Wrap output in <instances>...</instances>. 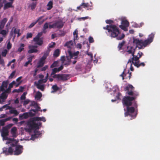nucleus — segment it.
<instances>
[{"label": "nucleus", "instance_id": "nucleus-45", "mask_svg": "<svg viewBox=\"0 0 160 160\" xmlns=\"http://www.w3.org/2000/svg\"><path fill=\"white\" fill-rule=\"evenodd\" d=\"M15 85L16 86V82L13 81L9 85V87L11 88L12 87L13 85Z\"/></svg>", "mask_w": 160, "mask_h": 160}, {"label": "nucleus", "instance_id": "nucleus-17", "mask_svg": "<svg viewBox=\"0 0 160 160\" xmlns=\"http://www.w3.org/2000/svg\"><path fill=\"white\" fill-rule=\"evenodd\" d=\"M113 96L116 97L115 99H112V102H113L115 101H116L117 100L119 99V96H120V94L118 92V88H116L113 90Z\"/></svg>", "mask_w": 160, "mask_h": 160}, {"label": "nucleus", "instance_id": "nucleus-26", "mask_svg": "<svg viewBox=\"0 0 160 160\" xmlns=\"http://www.w3.org/2000/svg\"><path fill=\"white\" fill-rule=\"evenodd\" d=\"M65 45L68 48H71L73 47V42L72 41H70L67 42Z\"/></svg>", "mask_w": 160, "mask_h": 160}, {"label": "nucleus", "instance_id": "nucleus-53", "mask_svg": "<svg viewBox=\"0 0 160 160\" xmlns=\"http://www.w3.org/2000/svg\"><path fill=\"white\" fill-rule=\"evenodd\" d=\"M6 108V109L8 108V107L7 105H5L2 107V108H0V111H2L3 109Z\"/></svg>", "mask_w": 160, "mask_h": 160}, {"label": "nucleus", "instance_id": "nucleus-34", "mask_svg": "<svg viewBox=\"0 0 160 160\" xmlns=\"http://www.w3.org/2000/svg\"><path fill=\"white\" fill-rule=\"evenodd\" d=\"M81 5H83L84 8H87L88 7H90V8H89L87 9L88 10H91L92 9V5H89L88 3H82Z\"/></svg>", "mask_w": 160, "mask_h": 160}, {"label": "nucleus", "instance_id": "nucleus-18", "mask_svg": "<svg viewBox=\"0 0 160 160\" xmlns=\"http://www.w3.org/2000/svg\"><path fill=\"white\" fill-rule=\"evenodd\" d=\"M131 74L128 72L124 71L123 73L120 75V76L122 77V79L124 78L129 79L131 78Z\"/></svg>", "mask_w": 160, "mask_h": 160}, {"label": "nucleus", "instance_id": "nucleus-43", "mask_svg": "<svg viewBox=\"0 0 160 160\" xmlns=\"http://www.w3.org/2000/svg\"><path fill=\"white\" fill-rule=\"evenodd\" d=\"M88 41L90 43H93L94 42V40L93 38L91 36H90L88 38Z\"/></svg>", "mask_w": 160, "mask_h": 160}, {"label": "nucleus", "instance_id": "nucleus-54", "mask_svg": "<svg viewBox=\"0 0 160 160\" xmlns=\"http://www.w3.org/2000/svg\"><path fill=\"white\" fill-rule=\"evenodd\" d=\"M27 93L26 92H24L23 94L21 96V98L22 100L24 99L25 98V96L26 94Z\"/></svg>", "mask_w": 160, "mask_h": 160}, {"label": "nucleus", "instance_id": "nucleus-61", "mask_svg": "<svg viewBox=\"0 0 160 160\" xmlns=\"http://www.w3.org/2000/svg\"><path fill=\"white\" fill-rule=\"evenodd\" d=\"M143 25H144L143 22H142L138 24L139 28H140V27H141Z\"/></svg>", "mask_w": 160, "mask_h": 160}, {"label": "nucleus", "instance_id": "nucleus-8", "mask_svg": "<svg viewBox=\"0 0 160 160\" xmlns=\"http://www.w3.org/2000/svg\"><path fill=\"white\" fill-rule=\"evenodd\" d=\"M143 53L142 52H139L137 56H133L132 58V61L131 60H129L128 62V64L130 63V65H131V63L132 62V63H133L134 66L138 67L139 66V58H140L142 56Z\"/></svg>", "mask_w": 160, "mask_h": 160}, {"label": "nucleus", "instance_id": "nucleus-9", "mask_svg": "<svg viewBox=\"0 0 160 160\" xmlns=\"http://www.w3.org/2000/svg\"><path fill=\"white\" fill-rule=\"evenodd\" d=\"M48 53H45L42 57L38 61L37 64V67L35 69L34 72V73L33 74V76H35L37 73L39 71L38 68L42 66L44 64V63L45 60L46 58L48 56Z\"/></svg>", "mask_w": 160, "mask_h": 160}, {"label": "nucleus", "instance_id": "nucleus-59", "mask_svg": "<svg viewBox=\"0 0 160 160\" xmlns=\"http://www.w3.org/2000/svg\"><path fill=\"white\" fill-rule=\"evenodd\" d=\"M48 68V66H45L43 68H42L41 70L42 71H45V70L47 68Z\"/></svg>", "mask_w": 160, "mask_h": 160}, {"label": "nucleus", "instance_id": "nucleus-44", "mask_svg": "<svg viewBox=\"0 0 160 160\" xmlns=\"http://www.w3.org/2000/svg\"><path fill=\"white\" fill-rule=\"evenodd\" d=\"M15 71H13V72L9 76V78H12L15 75Z\"/></svg>", "mask_w": 160, "mask_h": 160}, {"label": "nucleus", "instance_id": "nucleus-35", "mask_svg": "<svg viewBox=\"0 0 160 160\" xmlns=\"http://www.w3.org/2000/svg\"><path fill=\"white\" fill-rule=\"evenodd\" d=\"M15 61V59L12 60V61L9 62L8 64V66H9L10 65H11V68H13L15 67V64H14V62Z\"/></svg>", "mask_w": 160, "mask_h": 160}, {"label": "nucleus", "instance_id": "nucleus-55", "mask_svg": "<svg viewBox=\"0 0 160 160\" xmlns=\"http://www.w3.org/2000/svg\"><path fill=\"white\" fill-rule=\"evenodd\" d=\"M106 22L107 23L111 24L113 23V21L111 20H106Z\"/></svg>", "mask_w": 160, "mask_h": 160}, {"label": "nucleus", "instance_id": "nucleus-56", "mask_svg": "<svg viewBox=\"0 0 160 160\" xmlns=\"http://www.w3.org/2000/svg\"><path fill=\"white\" fill-rule=\"evenodd\" d=\"M89 18V17H82L80 18H79L78 19V20H84L85 19H87Z\"/></svg>", "mask_w": 160, "mask_h": 160}, {"label": "nucleus", "instance_id": "nucleus-24", "mask_svg": "<svg viewBox=\"0 0 160 160\" xmlns=\"http://www.w3.org/2000/svg\"><path fill=\"white\" fill-rule=\"evenodd\" d=\"M7 21V19L6 18H4L0 22V29L3 28Z\"/></svg>", "mask_w": 160, "mask_h": 160}, {"label": "nucleus", "instance_id": "nucleus-21", "mask_svg": "<svg viewBox=\"0 0 160 160\" xmlns=\"http://www.w3.org/2000/svg\"><path fill=\"white\" fill-rule=\"evenodd\" d=\"M9 32V29L7 28L6 30L0 29V34H1L4 37H5L8 34Z\"/></svg>", "mask_w": 160, "mask_h": 160}, {"label": "nucleus", "instance_id": "nucleus-63", "mask_svg": "<svg viewBox=\"0 0 160 160\" xmlns=\"http://www.w3.org/2000/svg\"><path fill=\"white\" fill-rule=\"evenodd\" d=\"M12 120L13 121L15 122H17L18 121V119L17 118H13Z\"/></svg>", "mask_w": 160, "mask_h": 160}, {"label": "nucleus", "instance_id": "nucleus-32", "mask_svg": "<svg viewBox=\"0 0 160 160\" xmlns=\"http://www.w3.org/2000/svg\"><path fill=\"white\" fill-rule=\"evenodd\" d=\"M7 82H3L2 83V85L1 88V90H5L7 88Z\"/></svg>", "mask_w": 160, "mask_h": 160}, {"label": "nucleus", "instance_id": "nucleus-60", "mask_svg": "<svg viewBox=\"0 0 160 160\" xmlns=\"http://www.w3.org/2000/svg\"><path fill=\"white\" fill-rule=\"evenodd\" d=\"M11 117H9L7 118L4 119L3 120H4V122H5L6 121L9 120L10 119H11Z\"/></svg>", "mask_w": 160, "mask_h": 160}, {"label": "nucleus", "instance_id": "nucleus-20", "mask_svg": "<svg viewBox=\"0 0 160 160\" xmlns=\"http://www.w3.org/2000/svg\"><path fill=\"white\" fill-rule=\"evenodd\" d=\"M8 96V94L6 93H3L0 96V104H2L5 101Z\"/></svg>", "mask_w": 160, "mask_h": 160}, {"label": "nucleus", "instance_id": "nucleus-36", "mask_svg": "<svg viewBox=\"0 0 160 160\" xmlns=\"http://www.w3.org/2000/svg\"><path fill=\"white\" fill-rule=\"evenodd\" d=\"M60 54V50L59 49L56 50L54 53L53 56L55 57H57L59 56Z\"/></svg>", "mask_w": 160, "mask_h": 160}, {"label": "nucleus", "instance_id": "nucleus-13", "mask_svg": "<svg viewBox=\"0 0 160 160\" xmlns=\"http://www.w3.org/2000/svg\"><path fill=\"white\" fill-rule=\"evenodd\" d=\"M48 77V74L47 73L46 78L43 79H41L39 80L37 82H35V84L37 86V88L42 91H43L44 88V85L42 84L46 82L47 78Z\"/></svg>", "mask_w": 160, "mask_h": 160}, {"label": "nucleus", "instance_id": "nucleus-25", "mask_svg": "<svg viewBox=\"0 0 160 160\" xmlns=\"http://www.w3.org/2000/svg\"><path fill=\"white\" fill-rule=\"evenodd\" d=\"M29 116V114L27 113H25L23 114H20L19 118L20 120L27 118Z\"/></svg>", "mask_w": 160, "mask_h": 160}, {"label": "nucleus", "instance_id": "nucleus-7", "mask_svg": "<svg viewBox=\"0 0 160 160\" xmlns=\"http://www.w3.org/2000/svg\"><path fill=\"white\" fill-rule=\"evenodd\" d=\"M64 57H62L61 58V60L59 61H57L55 62L54 63L51 65V68L54 67H59L58 68H55L52 69V72L51 74V76H52L55 73L59 71H60L62 70L63 68V65L65 64L63 60V59H64Z\"/></svg>", "mask_w": 160, "mask_h": 160}, {"label": "nucleus", "instance_id": "nucleus-40", "mask_svg": "<svg viewBox=\"0 0 160 160\" xmlns=\"http://www.w3.org/2000/svg\"><path fill=\"white\" fill-rule=\"evenodd\" d=\"M24 46V44H21L19 48L18 49V51L20 52L22 51L23 50Z\"/></svg>", "mask_w": 160, "mask_h": 160}, {"label": "nucleus", "instance_id": "nucleus-15", "mask_svg": "<svg viewBox=\"0 0 160 160\" xmlns=\"http://www.w3.org/2000/svg\"><path fill=\"white\" fill-rule=\"evenodd\" d=\"M19 31V29L17 27H14L12 28L10 32V34L11 36H13V38H14L16 34H17L18 37L20 35Z\"/></svg>", "mask_w": 160, "mask_h": 160}, {"label": "nucleus", "instance_id": "nucleus-47", "mask_svg": "<svg viewBox=\"0 0 160 160\" xmlns=\"http://www.w3.org/2000/svg\"><path fill=\"white\" fill-rule=\"evenodd\" d=\"M132 26L134 28H138L139 25L138 24H137L135 22H134L132 23Z\"/></svg>", "mask_w": 160, "mask_h": 160}, {"label": "nucleus", "instance_id": "nucleus-57", "mask_svg": "<svg viewBox=\"0 0 160 160\" xmlns=\"http://www.w3.org/2000/svg\"><path fill=\"white\" fill-rule=\"evenodd\" d=\"M0 64H2V65L4 64V60L3 59H2L1 58L0 56Z\"/></svg>", "mask_w": 160, "mask_h": 160}, {"label": "nucleus", "instance_id": "nucleus-27", "mask_svg": "<svg viewBox=\"0 0 160 160\" xmlns=\"http://www.w3.org/2000/svg\"><path fill=\"white\" fill-rule=\"evenodd\" d=\"M13 3L10 2H6L4 5V9H6L12 7Z\"/></svg>", "mask_w": 160, "mask_h": 160}, {"label": "nucleus", "instance_id": "nucleus-11", "mask_svg": "<svg viewBox=\"0 0 160 160\" xmlns=\"http://www.w3.org/2000/svg\"><path fill=\"white\" fill-rule=\"evenodd\" d=\"M43 33H45L43 32V30L41 32L38 33L36 36L33 38V41L35 43L39 46H41L43 43V39L42 38H40Z\"/></svg>", "mask_w": 160, "mask_h": 160}, {"label": "nucleus", "instance_id": "nucleus-50", "mask_svg": "<svg viewBox=\"0 0 160 160\" xmlns=\"http://www.w3.org/2000/svg\"><path fill=\"white\" fill-rule=\"evenodd\" d=\"M32 34L31 33H28L27 35V38H31L32 37Z\"/></svg>", "mask_w": 160, "mask_h": 160}, {"label": "nucleus", "instance_id": "nucleus-64", "mask_svg": "<svg viewBox=\"0 0 160 160\" xmlns=\"http://www.w3.org/2000/svg\"><path fill=\"white\" fill-rule=\"evenodd\" d=\"M6 114H1L0 116V117L1 118H5L6 117Z\"/></svg>", "mask_w": 160, "mask_h": 160}, {"label": "nucleus", "instance_id": "nucleus-2", "mask_svg": "<svg viewBox=\"0 0 160 160\" xmlns=\"http://www.w3.org/2000/svg\"><path fill=\"white\" fill-rule=\"evenodd\" d=\"M39 121L45 122L46 120L44 117H35L31 118L27 122V128L26 130L30 133H33L32 134L31 137L28 139V140H34L41 134V133L38 130L41 125V123L39 122Z\"/></svg>", "mask_w": 160, "mask_h": 160}, {"label": "nucleus", "instance_id": "nucleus-48", "mask_svg": "<svg viewBox=\"0 0 160 160\" xmlns=\"http://www.w3.org/2000/svg\"><path fill=\"white\" fill-rule=\"evenodd\" d=\"M23 89V88L21 87L20 88V89H18V90L15 89V90H14L13 91V92H21V91H22Z\"/></svg>", "mask_w": 160, "mask_h": 160}, {"label": "nucleus", "instance_id": "nucleus-39", "mask_svg": "<svg viewBox=\"0 0 160 160\" xmlns=\"http://www.w3.org/2000/svg\"><path fill=\"white\" fill-rule=\"evenodd\" d=\"M87 54L89 58V60L92 61L93 59V56L92 54L90 52H87Z\"/></svg>", "mask_w": 160, "mask_h": 160}, {"label": "nucleus", "instance_id": "nucleus-37", "mask_svg": "<svg viewBox=\"0 0 160 160\" xmlns=\"http://www.w3.org/2000/svg\"><path fill=\"white\" fill-rule=\"evenodd\" d=\"M22 78V77H20L18 78L16 82V87L18 86L21 83V82L20 81V80Z\"/></svg>", "mask_w": 160, "mask_h": 160}, {"label": "nucleus", "instance_id": "nucleus-1", "mask_svg": "<svg viewBox=\"0 0 160 160\" xmlns=\"http://www.w3.org/2000/svg\"><path fill=\"white\" fill-rule=\"evenodd\" d=\"M134 88L133 86L129 84H127L125 88V90L127 91L128 95H131L133 97H126L123 98V103L124 107H126L127 111L125 113L126 116L130 115L134 118L136 116L137 113L135 111L134 108L132 107H130L132 104L131 101L135 99L134 96H138V94L137 92H133L132 90Z\"/></svg>", "mask_w": 160, "mask_h": 160}, {"label": "nucleus", "instance_id": "nucleus-42", "mask_svg": "<svg viewBox=\"0 0 160 160\" xmlns=\"http://www.w3.org/2000/svg\"><path fill=\"white\" fill-rule=\"evenodd\" d=\"M8 52V51L5 49L3 51H2V56L5 57Z\"/></svg>", "mask_w": 160, "mask_h": 160}, {"label": "nucleus", "instance_id": "nucleus-10", "mask_svg": "<svg viewBox=\"0 0 160 160\" xmlns=\"http://www.w3.org/2000/svg\"><path fill=\"white\" fill-rule=\"evenodd\" d=\"M13 125L12 124H9L3 128L2 131H1V133L3 140H7L9 139L7 137L8 135V129L11 127Z\"/></svg>", "mask_w": 160, "mask_h": 160}, {"label": "nucleus", "instance_id": "nucleus-51", "mask_svg": "<svg viewBox=\"0 0 160 160\" xmlns=\"http://www.w3.org/2000/svg\"><path fill=\"white\" fill-rule=\"evenodd\" d=\"M78 31L77 29H76L74 31V32H73V35L74 36V40L75 39V36L76 34L78 35Z\"/></svg>", "mask_w": 160, "mask_h": 160}, {"label": "nucleus", "instance_id": "nucleus-28", "mask_svg": "<svg viewBox=\"0 0 160 160\" xmlns=\"http://www.w3.org/2000/svg\"><path fill=\"white\" fill-rule=\"evenodd\" d=\"M53 2L52 1H50L47 5V9L49 10L52 8Z\"/></svg>", "mask_w": 160, "mask_h": 160}, {"label": "nucleus", "instance_id": "nucleus-14", "mask_svg": "<svg viewBox=\"0 0 160 160\" xmlns=\"http://www.w3.org/2000/svg\"><path fill=\"white\" fill-rule=\"evenodd\" d=\"M68 52L69 55V57L68 56L67 57V59L68 60L69 62L72 61V60H70V61L69 60H71L73 58H77L78 56L79 53V52L77 51L74 53H72L69 50H68Z\"/></svg>", "mask_w": 160, "mask_h": 160}, {"label": "nucleus", "instance_id": "nucleus-5", "mask_svg": "<svg viewBox=\"0 0 160 160\" xmlns=\"http://www.w3.org/2000/svg\"><path fill=\"white\" fill-rule=\"evenodd\" d=\"M103 28L108 30L109 35L112 38L121 40L125 36L123 33H120L118 28L115 25H107L106 27H103Z\"/></svg>", "mask_w": 160, "mask_h": 160}, {"label": "nucleus", "instance_id": "nucleus-38", "mask_svg": "<svg viewBox=\"0 0 160 160\" xmlns=\"http://www.w3.org/2000/svg\"><path fill=\"white\" fill-rule=\"evenodd\" d=\"M124 41H122L121 42L119 43L118 46V48L120 50L123 49V48L124 47Z\"/></svg>", "mask_w": 160, "mask_h": 160}, {"label": "nucleus", "instance_id": "nucleus-22", "mask_svg": "<svg viewBox=\"0 0 160 160\" xmlns=\"http://www.w3.org/2000/svg\"><path fill=\"white\" fill-rule=\"evenodd\" d=\"M11 133L13 137H15L17 135V128L14 127L12 128L11 131Z\"/></svg>", "mask_w": 160, "mask_h": 160}, {"label": "nucleus", "instance_id": "nucleus-6", "mask_svg": "<svg viewBox=\"0 0 160 160\" xmlns=\"http://www.w3.org/2000/svg\"><path fill=\"white\" fill-rule=\"evenodd\" d=\"M63 25V23L61 19H59L53 22H46L43 26V32L46 33L47 32L46 30L48 28H60L62 27Z\"/></svg>", "mask_w": 160, "mask_h": 160}, {"label": "nucleus", "instance_id": "nucleus-3", "mask_svg": "<svg viewBox=\"0 0 160 160\" xmlns=\"http://www.w3.org/2000/svg\"><path fill=\"white\" fill-rule=\"evenodd\" d=\"M154 35V33H151L148 35V38L144 41L133 38V42L129 43L125 50L127 54H131L132 56H133L135 49L136 47H138L139 49L143 48L146 47L153 41Z\"/></svg>", "mask_w": 160, "mask_h": 160}, {"label": "nucleus", "instance_id": "nucleus-29", "mask_svg": "<svg viewBox=\"0 0 160 160\" xmlns=\"http://www.w3.org/2000/svg\"><path fill=\"white\" fill-rule=\"evenodd\" d=\"M52 90L51 91L52 93H53L56 92L59 89V88L56 85L52 86Z\"/></svg>", "mask_w": 160, "mask_h": 160}, {"label": "nucleus", "instance_id": "nucleus-58", "mask_svg": "<svg viewBox=\"0 0 160 160\" xmlns=\"http://www.w3.org/2000/svg\"><path fill=\"white\" fill-rule=\"evenodd\" d=\"M77 48H81L82 47V45L81 44H78L76 46Z\"/></svg>", "mask_w": 160, "mask_h": 160}, {"label": "nucleus", "instance_id": "nucleus-16", "mask_svg": "<svg viewBox=\"0 0 160 160\" xmlns=\"http://www.w3.org/2000/svg\"><path fill=\"white\" fill-rule=\"evenodd\" d=\"M54 78L57 79L58 80H66L67 79L68 77L66 75H61L60 74H54L52 76Z\"/></svg>", "mask_w": 160, "mask_h": 160}, {"label": "nucleus", "instance_id": "nucleus-41", "mask_svg": "<svg viewBox=\"0 0 160 160\" xmlns=\"http://www.w3.org/2000/svg\"><path fill=\"white\" fill-rule=\"evenodd\" d=\"M32 57H30V58H28V61L25 63L24 65V66H28V65L32 61Z\"/></svg>", "mask_w": 160, "mask_h": 160}, {"label": "nucleus", "instance_id": "nucleus-30", "mask_svg": "<svg viewBox=\"0 0 160 160\" xmlns=\"http://www.w3.org/2000/svg\"><path fill=\"white\" fill-rule=\"evenodd\" d=\"M9 112L10 113L13 114L15 116L18 115L19 113V112L14 108L10 110Z\"/></svg>", "mask_w": 160, "mask_h": 160}, {"label": "nucleus", "instance_id": "nucleus-33", "mask_svg": "<svg viewBox=\"0 0 160 160\" xmlns=\"http://www.w3.org/2000/svg\"><path fill=\"white\" fill-rule=\"evenodd\" d=\"M42 95L41 93L38 92H37L35 96V98L37 100H39L42 97Z\"/></svg>", "mask_w": 160, "mask_h": 160}, {"label": "nucleus", "instance_id": "nucleus-46", "mask_svg": "<svg viewBox=\"0 0 160 160\" xmlns=\"http://www.w3.org/2000/svg\"><path fill=\"white\" fill-rule=\"evenodd\" d=\"M37 23V22L36 21L35 22H32L31 23L30 25L29 26L28 28H31L33 26H34V25Z\"/></svg>", "mask_w": 160, "mask_h": 160}, {"label": "nucleus", "instance_id": "nucleus-23", "mask_svg": "<svg viewBox=\"0 0 160 160\" xmlns=\"http://www.w3.org/2000/svg\"><path fill=\"white\" fill-rule=\"evenodd\" d=\"M47 19V18H43V17L42 16L39 17L38 19L36 21L37 22H38V24L39 25L43 23L44 22L46 21Z\"/></svg>", "mask_w": 160, "mask_h": 160}, {"label": "nucleus", "instance_id": "nucleus-12", "mask_svg": "<svg viewBox=\"0 0 160 160\" xmlns=\"http://www.w3.org/2000/svg\"><path fill=\"white\" fill-rule=\"evenodd\" d=\"M120 20L121 21V24L119 26L120 28L124 31H128L127 28L129 26V22L124 17H121Z\"/></svg>", "mask_w": 160, "mask_h": 160}, {"label": "nucleus", "instance_id": "nucleus-4", "mask_svg": "<svg viewBox=\"0 0 160 160\" xmlns=\"http://www.w3.org/2000/svg\"><path fill=\"white\" fill-rule=\"evenodd\" d=\"M6 140V144H9L10 146L8 148H3V152L4 153L7 155L13 154L18 155L22 153L23 150V147L18 144L17 141L11 139Z\"/></svg>", "mask_w": 160, "mask_h": 160}, {"label": "nucleus", "instance_id": "nucleus-19", "mask_svg": "<svg viewBox=\"0 0 160 160\" xmlns=\"http://www.w3.org/2000/svg\"><path fill=\"white\" fill-rule=\"evenodd\" d=\"M37 47L33 45H29L28 46L29 49L28 51V52L29 53H32L33 52H38V50L37 49Z\"/></svg>", "mask_w": 160, "mask_h": 160}, {"label": "nucleus", "instance_id": "nucleus-49", "mask_svg": "<svg viewBox=\"0 0 160 160\" xmlns=\"http://www.w3.org/2000/svg\"><path fill=\"white\" fill-rule=\"evenodd\" d=\"M11 47H12V44L10 43V42L9 41L8 42V43L7 45V48L8 49H9L10 48H11Z\"/></svg>", "mask_w": 160, "mask_h": 160}, {"label": "nucleus", "instance_id": "nucleus-31", "mask_svg": "<svg viewBox=\"0 0 160 160\" xmlns=\"http://www.w3.org/2000/svg\"><path fill=\"white\" fill-rule=\"evenodd\" d=\"M29 103H30L31 104V105L32 106L36 104L35 102L34 101H30L29 100H27L24 102V104L26 105Z\"/></svg>", "mask_w": 160, "mask_h": 160}, {"label": "nucleus", "instance_id": "nucleus-62", "mask_svg": "<svg viewBox=\"0 0 160 160\" xmlns=\"http://www.w3.org/2000/svg\"><path fill=\"white\" fill-rule=\"evenodd\" d=\"M144 35L142 33H139V36L140 38H142L144 36Z\"/></svg>", "mask_w": 160, "mask_h": 160}, {"label": "nucleus", "instance_id": "nucleus-52", "mask_svg": "<svg viewBox=\"0 0 160 160\" xmlns=\"http://www.w3.org/2000/svg\"><path fill=\"white\" fill-rule=\"evenodd\" d=\"M55 45L54 42H52L49 45V48H52L54 47Z\"/></svg>", "mask_w": 160, "mask_h": 160}]
</instances>
